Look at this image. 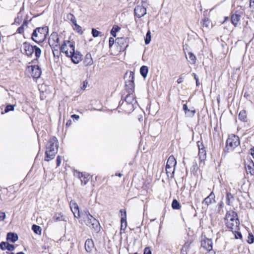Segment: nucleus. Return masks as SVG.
<instances>
[{
    "instance_id": "1",
    "label": "nucleus",
    "mask_w": 254,
    "mask_h": 254,
    "mask_svg": "<svg viewBox=\"0 0 254 254\" xmlns=\"http://www.w3.org/2000/svg\"><path fill=\"white\" fill-rule=\"evenodd\" d=\"M125 87L128 94L125 99L119 103L120 106H123L125 111L127 113L132 112L137 107V102L135 98L134 83V73L132 71L127 72L124 76Z\"/></svg>"
},
{
    "instance_id": "2",
    "label": "nucleus",
    "mask_w": 254,
    "mask_h": 254,
    "mask_svg": "<svg viewBox=\"0 0 254 254\" xmlns=\"http://www.w3.org/2000/svg\"><path fill=\"white\" fill-rule=\"evenodd\" d=\"M80 218L79 221L80 223H84L96 231H99L100 230L99 221L90 214L88 209H86L81 212Z\"/></svg>"
},
{
    "instance_id": "3",
    "label": "nucleus",
    "mask_w": 254,
    "mask_h": 254,
    "mask_svg": "<svg viewBox=\"0 0 254 254\" xmlns=\"http://www.w3.org/2000/svg\"><path fill=\"white\" fill-rule=\"evenodd\" d=\"M58 151V140L56 137H51L46 145L45 160L49 161L54 158Z\"/></svg>"
},
{
    "instance_id": "4",
    "label": "nucleus",
    "mask_w": 254,
    "mask_h": 254,
    "mask_svg": "<svg viewBox=\"0 0 254 254\" xmlns=\"http://www.w3.org/2000/svg\"><path fill=\"white\" fill-rule=\"evenodd\" d=\"M225 223L227 227L233 231L237 230L239 225L237 214L234 211H228L225 216Z\"/></svg>"
},
{
    "instance_id": "5",
    "label": "nucleus",
    "mask_w": 254,
    "mask_h": 254,
    "mask_svg": "<svg viewBox=\"0 0 254 254\" xmlns=\"http://www.w3.org/2000/svg\"><path fill=\"white\" fill-rule=\"evenodd\" d=\"M67 46H69L71 49L69 52H67V50L65 51L66 45H64L63 47L62 50L66 53V56L70 58L72 62L74 64L79 63L82 59V55L78 51H75L74 45H71L70 43H67Z\"/></svg>"
},
{
    "instance_id": "6",
    "label": "nucleus",
    "mask_w": 254,
    "mask_h": 254,
    "mask_svg": "<svg viewBox=\"0 0 254 254\" xmlns=\"http://www.w3.org/2000/svg\"><path fill=\"white\" fill-rule=\"evenodd\" d=\"M48 31V28L47 26L36 28L32 34V40L36 43L43 42L46 39Z\"/></svg>"
},
{
    "instance_id": "7",
    "label": "nucleus",
    "mask_w": 254,
    "mask_h": 254,
    "mask_svg": "<svg viewBox=\"0 0 254 254\" xmlns=\"http://www.w3.org/2000/svg\"><path fill=\"white\" fill-rule=\"evenodd\" d=\"M240 145V140L238 136L231 134L229 136L226 142V150L228 152L233 151Z\"/></svg>"
},
{
    "instance_id": "8",
    "label": "nucleus",
    "mask_w": 254,
    "mask_h": 254,
    "mask_svg": "<svg viewBox=\"0 0 254 254\" xmlns=\"http://www.w3.org/2000/svg\"><path fill=\"white\" fill-rule=\"evenodd\" d=\"M26 71L33 78H38L40 77L42 73L39 66L36 65L28 66L26 68Z\"/></svg>"
},
{
    "instance_id": "9",
    "label": "nucleus",
    "mask_w": 254,
    "mask_h": 254,
    "mask_svg": "<svg viewBox=\"0 0 254 254\" xmlns=\"http://www.w3.org/2000/svg\"><path fill=\"white\" fill-rule=\"evenodd\" d=\"M145 2V0H142L141 5H138L135 7L134 9L135 17L140 18L146 14V8L143 5Z\"/></svg>"
},
{
    "instance_id": "10",
    "label": "nucleus",
    "mask_w": 254,
    "mask_h": 254,
    "mask_svg": "<svg viewBox=\"0 0 254 254\" xmlns=\"http://www.w3.org/2000/svg\"><path fill=\"white\" fill-rule=\"evenodd\" d=\"M70 208L73 214L74 217L76 218L79 219L80 218L81 213L80 212L79 207L77 203L74 201H70Z\"/></svg>"
},
{
    "instance_id": "11",
    "label": "nucleus",
    "mask_w": 254,
    "mask_h": 254,
    "mask_svg": "<svg viewBox=\"0 0 254 254\" xmlns=\"http://www.w3.org/2000/svg\"><path fill=\"white\" fill-rule=\"evenodd\" d=\"M21 49L23 50V53L28 57L31 56L34 52L33 46L27 42H24L23 43Z\"/></svg>"
},
{
    "instance_id": "12",
    "label": "nucleus",
    "mask_w": 254,
    "mask_h": 254,
    "mask_svg": "<svg viewBox=\"0 0 254 254\" xmlns=\"http://www.w3.org/2000/svg\"><path fill=\"white\" fill-rule=\"evenodd\" d=\"M115 42L120 47V51H124L128 46V39L127 38H118Z\"/></svg>"
},
{
    "instance_id": "13",
    "label": "nucleus",
    "mask_w": 254,
    "mask_h": 254,
    "mask_svg": "<svg viewBox=\"0 0 254 254\" xmlns=\"http://www.w3.org/2000/svg\"><path fill=\"white\" fill-rule=\"evenodd\" d=\"M75 176L78 177L81 181V185H85L88 182L90 177L89 175L78 171H75L74 173Z\"/></svg>"
},
{
    "instance_id": "14",
    "label": "nucleus",
    "mask_w": 254,
    "mask_h": 254,
    "mask_svg": "<svg viewBox=\"0 0 254 254\" xmlns=\"http://www.w3.org/2000/svg\"><path fill=\"white\" fill-rule=\"evenodd\" d=\"M243 12L242 11H236L234 13H232L231 22L232 24L236 27L238 22L240 21Z\"/></svg>"
},
{
    "instance_id": "15",
    "label": "nucleus",
    "mask_w": 254,
    "mask_h": 254,
    "mask_svg": "<svg viewBox=\"0 0 254 254\" xmlns=\"http://www.w3.org/2000/svg\"><path fill=\"white\" fill-rule=\"evenodd\" d=\"M49 44L50 45L59 44V35L57 32H53L51 34L49 38Z\"/></svg>"
},
{
    "instance_id": "16",
    "label": "nucleus",
    "mask_w": 254,
    "mask_h": 254,
    "mask_svg": "<svg viewBox=\"0 0 254 254\" xmlns=\"http://www.w3.org/2000/svg\"><path fill=\"white\" fill-rule=\"evenodd\" d=\"M213 243L211 239H206L201 242V246L208 251L212 249Z\"/></svg>"
},
{
    "instance_id": "17",
    "label": "nucleus",
    "mask_w": 254,
    "mask_h": 254,
    "mask_svg": "<svg viewBox=\"0 0 254 254\" xmlns=\"http://www.w3.org/2000/svg\"><path fill=\"white\" fill-rule=\"evenodd\" d=\"M198 156L200 159L199 166L204 164V161L206 158V151L204 148H200L198 150Z\"/></svg>"
},
{
    "instance_id": "18",
    "label": "nucleus",
    "mask_w": 254,
    "mask_h": 254,
    "mask_svg": "<svg viewBox=\"0 0 254 254\" xmlns=\"http://www.w3.org/2000/svg\"><path fill=\"white\" fill-rule=\"evenodd\" d=\"M0 248L2 250H7L12 251L14 250L15 247L13 245L9 244L8 242H2L0 244Z\"/></svg>"
},
{
    "instance_id": "19",
    "label": "nucleus",
    "mask_w": 254,
    "mask_h": 254,
    "mask_svg": "<svg viewBox=\"0 0 254 254\" xmlns=\"http://www.w3.org/2000/svg\"><path fill=\"white\" fill-rule=\"evenodd\" d=\"M245 168L248 173L254 175V163L253 161H248L245 165Z\"/></svg>"
},
{
    "instance_id": "20",
    "label": "nucleus",
    "mask_w": 254,
    "mask_h": 254,
    "mask_svg": "<svg viewBox=\"0 0 254 254\" xmlns=\"http://www.w3.org/2000/svg\"><path fill=\"white\" fill-rule=\"evenodd\" d=\"M85 249L87 252H90L94 247L93 241L92 239H87L85 243Z\"/></svg>"
},
{
    "instance_id": "21",
    "label": "nucleus",
    "mask_w": 254,
    "mask_h": 254,
    "mask_svg": "<svg viewBox=\"0 0 254 254\" xmlns=\"http://www.w3.org/2000/svg\"><path fill=\"white\" fill-rule=\"evenodd\" d=\"M177 162L173 156H170L167 161L166 167L174 168L176 166Z\"/></svg>"
},
{
    "instance_id": "22",
    "label": "nucleus",
    "mask_w": 254,
    "mask_h": 254,
    "mask_svg": "<svg viewBox=\"0 0 254 254\" xmlns=\"http://www.w3.org/2000/svg\"><path fill=\"white\" fill-rule=\"evenodd\" d=\"M83 64L85 66L91 65L93 64V59L90 53H88L85 55Z\"/></svg>"
},
{
    "instance_id": "23",
    "label": "nucleus",
    "mask_w": 254,
    "mask_h": 254,
    "mask_svg": "<svg viewBox=\"0 0 254 254\" xmlns=\"http://www.w3.org/2000/svg\"><path fill=\"white\" fill-rule=\"evenodd\" d=\"M18 239V236L16 234L14 233H8L6 236L7 241L12 243L15 242Z\"/></svg>"
},
{
    "instance_id": "24",
    "label": "nucleus",
    "mask_w": 254,
    "mask_h": 254,
    "mask_svg": "<svg viewBox=\"0 0 254 254\" xmlns=\"http://www.w3.org/2000/svg\"><path fill=\"white\" fill-rule=\"evenodd\" d=\"M120 212L121 213V227H122L123 224H125V227L126 228L127 225L126 211L124 209H121Z\"/></svg>"
},
{
    "instance_id": "25",
    "label": "nucleus",
    "mask_w": 254,
    "mask_h": 254,
    "mask_svg": "<svg viewBox=\"0 0 254 254\" xmlns=\"http://www.w3.org/2000/svg\"><path fill=\"white\" fill-rule=\"evenodd\" d=\"M214 198L215 195L213 192H211L210 194L204 199L203 203L208 206L212 203V201L215 200Z\"/></svg>"
},
{
    "instance_id": "26",
    "label": "nucleus",
    "mask_w": 254,
    "mask_h": 254,
    "mask_svg": "<svg viewBox=\"0 0 254 254\" xmlns=\"http://www.w3.org/2000/svg\"><path fill=\"white\" fill-rule=\"evenodd\" d=\"M186 57L188 59V61L190 64H193L195 63L196 59L192 53L189 52L187 55H186Z\"/></svg>"
},
{
    "instance_id": "27",
    "label": "nucleus",
    "mask_w": 254,
    "mask_h": 254,
    "mask_svg": "<svg viewBox=\"0 0 254 254\" xmlns=\"http://www.w3.org/2000/svg\"><path fill=\"white\" fill-rule=\"evenodd\" d=\"M53 219L55 222L66 221L65 216L62 215L61 213L55 214Z\"/></svg>"
},
{
    "instance_id": "28",
    "label": "nucleus",
    "mask_w": 254,
    "mask_h": 254,
    "mask_svg": "<svg viewBox=\"0 0 254 254\" xmlns=\"http://www.w3.org/2000/svg\"><path fill=\"white\" fill-rule=\"evenodd\" d=\"M190 242H187L185 243L183 246L181 251V254H187L188 251L190 249Z\"/></svg>"
},
{
    "instance_id": "29",
    "label": "nucleus",
    "mask_w": 254,
    "mask_h": 254,
    "mask_svg": "<svg viewBox=\"0 0 254 254\" xmlns=\"http://www.w3.org/2000/svg\"><path fill=\"white\" fill-rule=\"evenodd\" d=\"M68 42L70 43L71 45H74L72 42L67 40V41H64V43L62 44V45H61V46L60 47V51L63 53H64L65 55H66V53L62 50V48H63V46L64 44L66 45V46H65L66 48L65 49V51H66V50L67 52H69V51L71 49V48L69 46H67L68 44L67 43H68Z\"/></svg>"
},
{
    "instance_id": "30",
    "label": "nucleus",
    "mask_w": 254,
    "mask_h": 254,
    "mask_svg": "<svg viewBox=\"0 0 254 254\" xmlns=\"http://www.w3.org/2000/svg\"><path fill=\"white\" fill-rule=\"evenodd\" d=\"M234 200V197L230 192H227L226 193V204L228 205H231V203Z\"/></svg>"
},
{
    "instance_id": "31",
    "label": "nucleus",
    "mask_w": 254,
    "mask_h": 254,
    "mask_svg": "<svg viewBox=\"0 0 254 254\" xmlns=\"http://www.w3.org/2000/svg\"><path fill=\"white\" fill-rule=\"evenodd\" d=\"M140 72L142 77L145 78L148 72V67L145 65H142L140 68Z\"/></svg>"
},
{
    "instance_id": "32",
    "label": "nucleus",
    "mask_w": 254,
    "mask_h": 254,
    "mask_svg": "<svg viewBox=\"0 0 254 254\" xmlns=\"http://www.w3.org/2000/svg\"><path fill=\"white\" fill-rule=\"evenodd\" d=\"M166 174L168 177L173 178L174 177V174L175 172V168L171 167H166Z\"/></svg>"
},
{
    "instance_id": "33",
    "label": "nucleus",
    "mask_w": 254,
    "mask_h": 254,
    "mask_svg": "<svg viewBox=\"0 0 254 254\" xmlns=\"http://www.w3.org/2000/svg\"><path fill=\"white\" fill-rule=\"evenodd\" d=\"M239 119L244 122H247V117L245 111L243 110L239 113Z\"/></svg>"
},
{
    "instance_id": "34",
    "label": "nucleus",
    "mask_w": 254,
    "mask_h": 254,
    "mask_svg": "<svg viewBox=\"0 0 254 254\" xmlns=\"http://www.w3.org/2000/svg\"><path fill=\"white\" fill-rule=\"evenodd\" d=\"M27 24H28L27 21L24 20V22H23V24H22V25L17 29V33H18L19 34H22L24 31V27H27Z\"/></svg>"
},
{
    "instance_id": "35",
    "label": "nucleus",
    "mask_w": 254,
    "mask_h": 254,
    "mask_svg": "<svg viewBox=\"0 0 254 254\" xmlns=\"http://www.w3.org/2000/svg\"><path fill=\"white\" fill-rule=\"evenodd\" d=\"M120 27L117 25H114L111 31V34L114 37H116V33L120 30Z\"/></svg>"
},
{
    "instance_id": "36",
    "label": "nucleus",
    "mask_w": 254,
    "mask_h": 254,
    "mask_svg": "<svg viewBox=\"0 0 254 254\" xmlns=\"http://www.w3.org/2000/svg\"><path fill=\"white\" fill-rule=\"evenodd\" d=\"M32 229L36 234L40 235L41 233L42 229L39 226L34 224L32 226Z\"/></svg>"
},
{
    "instance_id": "37",
    "label": "nucleus",
    "mask_w": 254,
    "mask_h": 254,
    "mask_svg": "<svg viewBox=\"0 0 254 254\" xmlns=\"http://www.w3.org/2000/svg\"><path fill=\"white\" fill-rule=\"evenodd\" d=\"M67 19L72 22V24H75L76 22V19L75 17L74 16L73 14H71V13H69L67 14L66 16Z\"/></svg>"
},
{
    "instance_id": "38",
    "label": "nucleus",
    "mask_w": 254,
    "mask_h": 254,
    "mask_svg": "<svg viewBox=\"0 0 254 254\" xmlns=\"http://www.w3.org/2000/svg\"><path fill=\"white\" fill-rule=\"evenodd\" d=\"M172 207L174 209H179L181 207V205L177 200L174 199L172 201Z\"/></svg>"
},
{
    "instance_id": "39",
    "label": "nucleus",
    "mask_w": 254,
    "mask_h": 254,
    "mask_svg": "<svg viewBox=\"0 0 254 254\" xmlns=\"http://www.w3.org/2000/svg\"><path fill=\"white\" fill-rule=\"evenodd\" d=\"M33 48L36 58H39L41 56V50L36 46H33Z\"/></svg>"
},
{
    "instance_id": "40",
    "label": "nucleus",
    "mask_w": 254,
    "mask_h": 254,
    "mask_svg": "<svg viewBox=\"0 0 254 254\" xmlns=\"http://www.w3.org/2000/svg\"><path fill=\"white\" fill-rule=\"evenodd\" d=\"M151 32L149 30H148L146 35V38L145 39V43L146 44H148L151 41Z\"/></svg>"
},
{
    "instance_id": "41",
    "label": "nucleus",
    "mask_w": 254,
    "mask_h": 254,
    "mask_svg": "<svg viewBox=\"0 0 254 254\" xmlns=\"http://www.w3.org/2000/svg\"><path fill=\"white\" fill-rule=\"evenodd\" d=\"M14 109V106L12 105H7L4 109L5 113H7L9 111H13Z\"/></svg>"
},
{
    "instance_id": "42",
    "label": "nucleus",
    "mask_w": 254,
    "mask_h": 254,
    "mask_svg": "<svg viewBox=\"0 0 254 254\" xmlns=\"http://www.w3.org/2000/svg\"><path fill=\"white\" fill-rule=\"evenodd\" d=\"M247 242L249 244H252L254 242V237L252 233H249Z\"/></svg>"
},
{
    "instance_id": "43",
    "label": "nucleus",
    "mask_w": 254,
    "mask_h": 254,
    "mask_svg": "<svg viewBox=\"0 0 254 254\" xmlns=\"http://www.w3.org/2000/svg\"><path fill=\"white\" fill-rule=\"evenodd\" d=\"M74 27L73 29L76 30L78 33H82V28L78 25L76 22L75 24H73Z\"/></svg>"
},
{
    "instance_id": "44",
    "label": "nucleus",
    "mask_w": 254,
    "mask_h": 254,
    "mask_svg": "<svg viewBox=\"0 0 254 254\" xmlns=\"http://www.w3.org/2000/svg\"><path fill=\"white\" fill-rule=\"evenodd\" d=\"M101 33L100 32L98 31V30H96L95 29H92V34L94 37H97L99 36L100 34Z\"/></svg>"
},
{
    "instance_id": "45",
    "label": "nucleus",
    "mask_w": 254,
    "mask_h": 254,
    "mask_svg": "<svg viewBox=\"0 0 254 254\" xmlns=\"http://www.w3.org/2000/svg\"><path fill=\"white\" fill-rule=\"evenodd\" d=\"M195 113V110L189 109V111L187 112V114L186 115L188 117H192L194 115Z\"/></svg>"
},
{
    "instance_id": "46",
    "label": "nucleus",
    "mask_w": 254,
    "mask_h": 254,
    "mask_svg": "<svg viewBox=\"0 0 254 254\" xmlns=\"http://www.w3.org/2000/svg\"><path fill=\"white\" fill-rule=\"evenodd\" d=\"M50 46L52 49V51H55L57 50H59V49L60 48L59 44H55V45H50Z\"/></svg>"
},
{
    "instance_id": "47",
    "label": "nucleus",
    "mask_w": 254,
    "mask_h": 254,
    "mask_svg": "<svg viewBox=\"0 0 254 254\" xmlns=\"http://www.w3.org/2000/svg\"><path fill=\"white\" fill-rule=\"evenodd\" d=\"M144 254H152L150 248L146 247L144 249Z\"/></svg>"
},
{
    "instance_id": "48",
    "label": "nucleus",
    "mask_w": 254,
    "mask_h": 254,
    "mask_svg": "<svg viewBox=\"0 0 254 254\" xmlns=\"http://www.w3.org/2000/svg\"><path fill=\"white\" fill-rule=\"evenodd\" d=\"M209 24V21L208 18H204L203 20V25L207 27Z\"/></svg>"
},
{
    "instance_id": "49",
    "label": "nucleus",
    "mask_w": 254,
    "mask_h": 254,
    "mask_svg": "<svg viewBox=\"0 0 254 254\" xmlns=\"http://www.w3.org/2000/svg\"><path fill=\"white\" fill-rule=\"evenodd\" d=\"M114 42H115V40H114V38L110 37L109 38V47H111L113 45V44H114Z\"/></svg>"
},
{
    "instance_id": "50",
    "label": "nucleus",
    "mask_w": 254,
    "mask_h": 254,
    "mask_svg": "<svg viewBox=\"0 0 254 254\" xmlns=\"http://www.w3.org/2000/svg\"><path fill=\"white\" fill-rule=\"evenodd\" d=\"M5 218V214L4 212H0V221L3 220Z\"/></svg>"
},
{
    "instance_id": "51",
    "label": "nucleus",
    "mask_w": 254,
    "mask_h": 254,
    "mask_svg": "<svg viewBox=\"0 0 254 254\" xmlns=\"http://www.w3.org/2000/svg\"><path fill=\"white\" fill-rule=\"evenodd\" d=\"M61 163V157L60 156H58L56 160V164L57 166H59Z\"/></svg>"
},
{
    "instance_id": "52",
    "label": "nucleus",
    "mask_w": 254,
    "mask_h": 254,
    "mask_svg": "<svg viewBox=\"0 0 254 254\" xmlns=\"http://www.w3.org/2000/svg\"><path fill=\"white\" fill-rule=\"evenodd\" d=\"M52 52H53V55H54V57H59V55L60 54V52L59 51V50H55V51H52Z\"/></svg>"
},
{
    "instance_id": "53",
    "label": "nucleus",
    "mask_w": 254,
    "mask_h": 254,
    "mask_svg": "<svg viewBox=\"0 0 254 254\" xmlns=\"http://www.w3.org/2000/svg\"><path fill=\"white\" fill-rule=\"evenodd\" d=\"M183 110L185 111V114H187V112L189 111V109L188 108V106L187 105V104H184L183 105Z\"/></svg>"
},
{
    "instance_id": "54",
    "label": "nucleus",
    "mask_w": 254,
    "mask_h": 254,
    "mask_svg": "<svg viewBox=\"0 0 254 254\" xmlns=\"http://www.w3.org/2000/svg\"><path fill=\"white\" fill-rule=\"evenodd\" d=\"M197 146L198 147V149H199L200 148H204V145L201 142L198 141Z\"/></svg>"
},
{
    "instance_id": "55",
    "label": "nucleus",
    "mask_w": 254,
    "mask_h": 254,
    "mask_svg": "<svg viewBox=\"0 0 254 254\" xmlns=\"http://www.w3.org/2000/svg\"><path fill=\"white\" fill-rule=\"evenodd\" d=\"M236 239L242 238V235L240 232H237V234L235 235Z\"/></svg>"
},
{
    "instance_id": "56",
    "label": "nucleus",
    "mask_w": 254,
    "mask_h": 254,
    "mask_svg": "<svg viewBox=\"0 0 254 254\" xmlns=\"http://www.w3.org/2000/svg\"><path fill=\"white\" fill-rule=\"evenodd\" d=\"M71 117L73 119H75L76 120H78L79 119V116L75 114L71 115Z\"/></svg>"
},
{
    "instance_id": "57",
    "label": "nucleus",
    "mask_w": 254,
    "mask_h": 254,
    "mask_svg": "<svg viewBox=\"0 0 254 254\" xmlns=\"http://www.w3.org/2000/svg\"><path fill=\"white\" fill-rule=\"evenodd\" d=\"M72 124V121L70 120H68L65 124L66 127H69Z\"/></svg>"
},
{
    "instance_id": "58",
    "label": "nucleus",
    "mask_w": 254,
    "mask_h": 254,
    "mask_svg": "<svg viewBox=\"0 0 254 254\" xmlns=\"http://www.w3.org/2000/svg\"><path fill=\"white\" fill-rule=\"evenodd\" d=\"M21 21V18H19V16H18L15 19V22L17 23L18 24H19Z\"/></svg>"
},
{
    "instance_id": "59",
    "label": "nucleus",
    "mask_w": 254,
    "mask_h": 254,
    "mask_svg": "<svg viewBox=\"0 0 254 254\" xmlns=\"http://www.w3.org/2000/svg\"><path fill=\"white\" fill-rule=\"evenodd\" d=\"M87 82L86 81H84L83 82V86L82 87V89H85L87 86Z\"/></svg>"
},
{
    "instance_id": "60",
    "label": "nucleus",
    "mask_w": 254,
    "mask_h": 254,
    "mask_svg": "<svg viewBox=\"0 0 254 254\" xmlns=\"http://www.w3.org/2000/svg\"><path fill=\"white\" fill-rule=\"evenodd\" d=\"M183 78L182 77H180L177 80V83L178 84H180L183 82Z\"/></svg>"
},
{
    "instance_id": "61",
    "label": "nucleus",
    "mask_w": 254,
    "mask_h": 254,
    "mask_svg": "<svg viewBox=\"0 0 254 254\" xmlns=\"http://www.w3.org/2000/svg\"><path fill=\"white\" fill-rule=\"evenodd\" d=\"M251 155L254 158V147L251 150Z\"/></svg>"
},
{
    "instance_id": "62",
    "label": "nucleus",
    "mask_w": 254,
    "mask_h": 254,
    "mask_svg": "<svg viewBox=\"0 0 254 254\" xmlns=\"http://www.w3.org/2000/svg\"><path fill=\"white\" fill-rule=\"evenodd\" d=\"M116 176L121 177L123 176V174L121 173H116Z\"/></svg>"
},
{
    "instance_id": "63",
    "label": "nucleus",
    "mask_w": 254,
    "mask_h": 254,
    "mask_svg": "<svg viewBox=\"0 0 254 254\" xmlns=\"http://www.w3.org/2000/svg\"><path fill=\"white\" fill-rule=\"evenodd\" d=\"M208 254H215V253L212 250L208 251Z\"/></svg>"
},
{
    "instance_id": "64",
    "label": "nucleus",
    "mask_w": 254,
    "mask_h": 254,
    "mask_svg": "<svg viewBox=\"0 0 254 254\" xmlns=\"http://www.w3.org/2000/svg\"><path fill=\"white\" fill-rule=\"evenodd\" d=\"M16 254H25L22 252H20L17 253Z\"/></svg>"
}]
</instances>
